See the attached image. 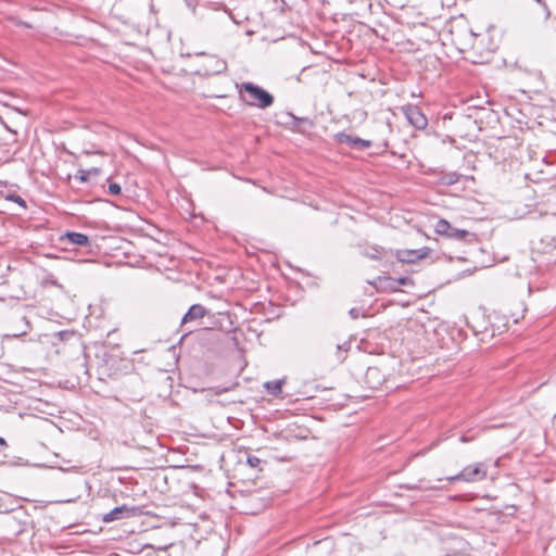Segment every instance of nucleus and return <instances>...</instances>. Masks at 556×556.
<instances>
[{
	"mask_svg": "<svg viewBox=\"0 0 556 556\" xmlns=\"http://www.w3.org/2000/svg\"><path fill=\"white\" fill-rule=\"evenodd\" d=\"M240 98L245 104L258 109H267L274 103V97L268 91L250 81L241 84Z\"/></svg>",
	"mask_w": 556,
	"mask_h": 556,
	"instance_id": "1",
	"label": "nucleus"
},
{
	"mask_svg": "<svg viewBox=\"0 0 556 556\" xmlns=\"http://www.w3.org/2000/svg\"><path fill=\"white\" fill-rule=\"evenodd\" d=\"M9 511H13V515L5 520L4 527L10 535L16 538L27 531L30 525L29 516L23 509L14 510L0 504V513Z\"/></svg>",
	"mask_w": 556,
	"mask_h": 556,
	"instance_id": "2",
	"label": "nucleus"
},
{
	"mask_svg": "<svg viewBox=\"0 0 556 556\" xmlns=\"http://www.w3.org/2000/svg\"><path fill=\"white\" fill-rule=\"evenodd\" d=\"M488 476V467L484 463H476L466 466L460 472L455 476L446 478L448 482L465 481L478 482L485 479Z\"/></svg>",
	"mask_w": 556,
	"mask_h": 556,
	"instance_id": "3",
	"label": "nucleus"
},
{
	"mask_svg": "<svg viewBox=\"0 0 556 556\" xmlns=\"http://www.w3.org/2000/svg\"><path fill=\"white\" fill-rule=\"evenodd\" d=\"M198 55L203 56L201 68L198 71L199 74L205 76L218 75L227 70V62L216 55H208L205 53H199Z\"/></svg>",
	"mask_w": 556,
	"mask_h": 556,
	"instance_id": "4",
	"label": "nucleus"
},
{
	"mask_svg": "<svg viewBox=\"0 0 556 556\" xmlns=\"http://www.w3.org/2000/svg\"><path fill=\"white\" fill-rule=\"evenodd\" d=\"M402 112L407 122L416 129L424 130L428 126V119L417 105L402 106Z\"/></svg>",
	"mask_w": 556,
	"mask_h": 556,
	"instance_id": "5",
	"label": "nucleus"
},
{
	"mask_svg": "<svg viewBox=\"0 0 556 556\" xmlns=\"http://www.w3.org/2000/svg\"><path fill=\"white\" fill-rule=\"evenodd\" d=\"M434 230L440 236H445L458 241H464L468 236H470L469 231L457 229L445 219H439L434 226Z\"/></svg>",
	"mask_w": 556,
	"mask_h": 556,
	"instance_id": "6",
	"label": "nucleus"
},
{
	"mask_svg": "<svg viewBox=\"0 0 556 556\" xmlns=\"http://www.w3.org/2000/svg\"><path fill=\"white\" fill-rule=\"evenodd\" d=\"M137 507H128L127 505H122L113 508L109 513L104 514L102 517V521L110 523L116 520H122L126 518L134 517L138 514Z\"/></svg>",
	"mask_w": 556,
	"mask_h": 556,
	"instance_id": "7",
	"label": "nucleus"
},
{
	"mask_svg": "<svg viewBox=\"0 0 556 556\" xmlns=\"http://www.w3.org/2000/svg\"><path fill=\"white\" fill-rule=\"evenodd\" d=\"M207 313L208 311L201 304L191 305L181 319V327L185 328L187 332H191L192 330L187 326L203 318Z\"/></svg>",
	"mask_w": 556,
	"mask_h": 556,
	"instance_id": "8",
	"label": "nucleus"
},
{
	"mask_svg": "<svg viewBox=\"0 0 556 556\" xmlns=\"http://www.w3.org/2000/svg\"><path fill=\"white\" fill-rule=\"evenodd\" d=\"M334 138H336L337 142L346 143L351 148L359 150V151H363V150L371 147V141L362 139L359 137H353L345 132H338L334 136Z\"/></svg>",
	"mask_w": 556,
	"mask_h": 556,
	"instance_id": "9",
	"label": "nucleus"
},
{
	"mask_svg": "<svg viewBox=\"0 0 556 556\" xmlns=\"http://www.w3.org/2000/svg\"><path fill=\"white\" fill-rule=\"evenodd\" d=\"M384 381H386L384 375L378 367H376V366L368 367V369L365 374V382L367 383V386L370 389H372V390L380 389L382 387V384L384 383Z\"/></svg>",
	"mask_w": 556,
	"mask_h": 556,
	"instance_id": "10",
	"label": "nucleus"
},
{
	"mask_svg": "<svg viewBox=\"0 0 556 556\" xmlns=\"http://www.w3.org/2000/svg\"><path fill=\"white\" fill-rule=\"evenodd\" d=\"M61 240L67 241L71 245L75 247H88L90 244L88 236L81 232L67 231Z\"/></svg>",
	"mask_w": 556,
	"mask_h": 556,
	"instance_id": "11",
	"label": "nucleus"
},
{
	"mask_svg": "<svg viewBox=\"0 0 556 556\" xmlns=\"http://www.w3.org/2000/svg\"><path fill=\"white\" fill-rule=\"evenodd\" d=\"M427 256V252L421 250H403L397 252V258L401 262L413 263Z\"/></svg>",
	"mask_w": 556,
	"mask_h": 556,
	"instance_id": "12",
	"label": "nucleus"
},
{
	"mask_svg": "<svg viewBox=\"0 0 556 556\" xmlns=\"http://www.w3.org/2000/svg\"><path fill=\"white\" fill-rule=\"evenodd\" d=\"M386 250L379 245H366L363 248L361 254L367 258L379 261L386 255Z\"/></svg>",
	"mask_w": 556,
	"mask_h": 556,
	"instance_id": "13",
	"label": "nucleus"
},
{
	"mask_svg": "<svg viewBox=\"0 0 556 556\" xmlns=\"http://www.w3.org/2000/svg\"><path fill=\"white\" fill-rule=\"evenodd\" d=\"M290 117L293 119V126L301 132L313 127V122L307 117H295L293 114H290Z\"/></svg>",
	"mask_w": 556,
	"mask_h": 556,
	"instance_id": "14",
	"label": "nucleus"
},
{
	"mask_svg": "<svg viewBox=\"0 0 556 556\" xmlns=\"http://www.w3.org/2000/svg\"><path fill=\"white\" fill-rule=\"evenodd\" d=\"M285 380H273L264 383V388L267 390L268 394L277 396L281 393L282 384Z\"/></svg>",
	"mask_w": 556,
	"mask_h": 556,
	"instance_id": "15",
	"label": "nucleus"
},
{
	"mask_svg": "<svg viewBox=\"0 0 556 556\" xmlns=\"http://www.w3.org/2000/svg\"><path fill=\"white\" fill-rule=\"evenodd\" d=\"M350 348H351L350 342H344L342 344L337 345V352H338L337 358L339 362H342L345 358L344 353H346L350 350Z\"/></svg>",
	"mask_w": 556,
	"mask_h": 556,
	"instance_id": "16",
	"label": "nucleus"
},
{
	"mask_svg": "<svg viewBox=\"0 0 556 556\" xmlns=\"http://www.w3.org/2000/svg\"><path fill=\"white\" fill-rule=\"evenodd\" d=\"M425 482H426L425 479H421V480H419L420 484L408 485L407 489H409V490H434V489H437L435 485L425 483Z\"/></svg>",
	"mask_w": 556,
	"mask_h": 556,
	"instance_id": "17",
	"label": "nucleus"
},
{
	"mask_svg": "<svg viewBox=\"0 0 556 556\" xmlns=\"http://www.w3.org/2000/svg\"><path fill=\"white\" fill-rule=\"evenodd\" d=\"M98 173H99V169H98V168H91V169H89V170H79V172H78V174H79V175L77 176V178H78L80 181L85 182V181H87V180H88V177H89L91 174L97 175Z\"/></svg>",
	"mask_w": 556,
	"mask_h": 556,
	"instance_id": "18",
	"label": "nucleus"
},
{
	"mask_svg": "<svg viewBox=\"0 0 556 556\" xmlns=\"http://www.w3.org/2000/svg\"><path fill=\"white\" fill-rule=\"evenodd\" d=\"M108 189H109L110 194H113V195H117L122 191L121 186L116 182H110Z\"/></svg>",
	"mask_w": 556,
	"mask_h": 556,
	"instance_id": "19",
	"label": "nucleus"
},
{
	"mask_svg": "<svg viewBox=\"0 0 556 556\" xmlns=\"http://www.w3.org/2000/svg\"><path fill=\"white\" fill-rule=\"evenodd\" d=\"M247 462L251 467H257L261 463V459L256 456H248Z\"/></svg>",
	"mask_w": 556,
	"mask_h": 556,
	"instance_id": "20",
	"label": "nucleus"
},
{
	"mask_svg": "<svg viewBox=\"0 0 556 556\" xmlns=\"http://www.w3.org/2000/svg\"><path fill=\"white\" fill-rule=\"evenodd\" d=\"M10 200L16 202L17 204H20L21 206L23 207H26V202L24 199H22L20 195H11L9 198Z\"/></svg>",
	"mask_w": 556,
	"mask_h": 556,
	"instance_id": "21",
	"label": "nucleus"
},
{
	"mask_svg": "<svg viewBox=\"0 0 556 556\" xmlns=\"http://www.w3.org/2000/svg\"><path fill=\"white\" fill-rule=\"evenodd\" d=\"M349 314L353 319H357L359 317L361 312L358 308L353 307L350 309Z\"/></svg>",
	"mask_w": 556,
	"mask_h": 556,
	"instance_id": "22",
	"label": "nucleus"
},
{
	"mask_svg": "<svg viewBox=\"0 0 556 556\" xmlns=\"http://www.w3.org/2000/svg\"><path fill=\"white\" fill-rule=\"evenodd\" d=\"M473 439H475V437H472V435H471V437H469V435H467V434H463V435L460 437V439H459V440H460V442H463V443H468V442L473 441Z\"/></svg>",
	"mask_w": 556,
	"mask_h": 556,
	"instance_id": "23",
	"label": "nucleus"
},
{
	"mask_svg": "<svg viewBox=\"0 0 556 556\" xmlns=\"http://www.w3.org/2000/svg\"><path fill=\"white\" fill-rule=\"evenodd\" d=\"M188 7L190 8H194L195 7V3H197V0H186Z\"/></svg>",
	"mask_w": 556,
	"mask_h": 556,
	"instance_id": "24",
	"label": "nucleus"
},
{
	"mask_svg": "<svg viewBox=\"0 0 556 556\" xmlns=\"http://www.w3.org/2000/svg\"><path fill=\"white\" fill-rule=\"evenodd\" d=\"M381 281H382V278L378 277V279L376 281H369V283L376 287L377 282H381Z\"/></svg>",
	"mask_w": 556,
	"mask_h": 556,
	"instance_id": "25",
	"label": "nucleus"
},
{
	"mask_svg": "<svg viewBox=\"0 0 556 556\" xmlns=\"http://www.w3.org/2000/svg\"><path fill=\"white\" fill-rule=\"evenodd\" d=\"M0 445L1 446H7V442L3 438H0Z\"/></svg>",
	"mask_w": 556,
	"mask_h": 556,
	"instance_id": "26",
	"label": "nucleus"
},
{
	"mask_svg": "<svg viewBox=\"0 0 556 556\" xmlns=\"http://www.w3.org/2000/svg\"><path fill=\"white\" fill-rule=\"evenodd\" d=\"M405 281H406V279H405V278H401V279H400V283H401V285H405Z\"/></svg>",
	"mask_w": 556,
	"mask_h": 556,
	"instance_id": "27",
	"label": "nucleus"
}]
</instances>
